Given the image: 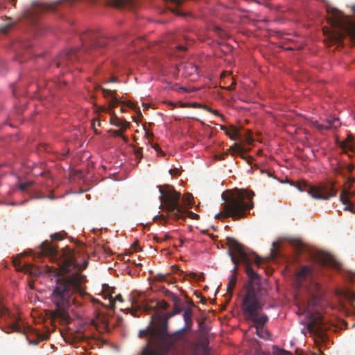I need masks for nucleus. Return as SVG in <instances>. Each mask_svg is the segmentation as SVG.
Instances as JSON below:
<instances>
[{
	"label": "nucleus",
	"instance_id": "25",
	"mask_svg": "<svg viewBox=\"0 0 355 355\" xmlns=\"http://www.w3.org/2000/svg\"><path fill=\"white\" fill-rule=\"evenodd\" d=\"M225 134L233 140H239L240 139L239 130L235 126L229 127L228 130L226 131Z\"/></svg>",
	"mask_w": 355,
	"mask_h": 355
},
{
	"label": "nucleus",
	"instance_id": "42",
	"mask_svg": "<svg viewBox=\"0 0 355 355\" xmlns=\"http://www.w3.org/2000/svg\"><path fill=\"white\" fill-rule=\"evenodd\" d=\"M125 1L126 0H113V3L116 7H121L125 3Z\"/></svg>",
	"mask_w": 355,
	"mask_h": 355
},
{
	"label": "nucleus",
	"instance_id": "55",
	"mask_svg": "<svg viewBox=\"0 0 355 355\" xmlns=\"http://www.w3.org/2000/svg\"><path fill=\"white\" fill-rule=\"evenodd\" d=\"M154 240H155L157 243H161L163 241L162 239L160 237H158L157 236H154Z\"/></svg>",
	"mask_w": 355,
	"mask_h": 355
},
{
	"label": "nucleus",
	"instance_id": "17",
	"mask_svg": "<svg viewBox=\"0 0 355 355\" xmlns=\"http://www.w3.org/2000/svg\"><path fill=\"white\" fill-rule=\"evenodd\" d=\"M354 193L353 192H351L347 189H344L340 196V200L341 202L344 205H346L347 206L344 208V210H349L352 211V209H351L352 206V202L351 201V198L354 196Z\"/></svg>",
	"mask_w": 355,
	"mask_h": 355
},
{
	"label": "nucleus",
	"instance_id": "58",
	"mask_svg": "<svg viewBox=\"0 0 355 355\" xmlns=\"http://www.w3.org/2000/svg\"><path fill=\"white\" fill-rule=\"evenodd\" d=\"M76 339H78V341H81L85 339V336L83 335L80 336H78Z\"/></svg>",
	"mask_w": 355,
	"mask_h": 355
},
{
	"label": "nucleus",
	"instance_id": "50",
	"mask_svg": "<svg viewBox=\"0 0 355 355\" xmlns=\"http://www.w3.org/2000/svg\"><path fill=\"white\" fill-rule=\"evenodd\" d=\"M51 238L53 239H56V240H62V237L60 236V234H52L51 235Z\"/></svg>",
	"mask_w": 355,
	"mask_h": 355
},
{
	"label": "nucleus",
	"instance_id": "62",
	"mask_svg": "<svg viewBox=\"0 0 355 355\" xmlns=\"http://www.w3.org/2000/svg\"><path fill=\"white\" fill-rule=\"evenodd\" d=\"M146 135L147 137H152L153 136V133L147 131L146 132Z\"/></svg>",
	"mask_w": 355,
	"mask_h": 355
},
{
	"label": "nucleus",
	"instance_id": "44",
	"mask_svg": "<svg viewBox=\"0 0 355 355\" xmlns=\"http://www.w3.org/2000/svg\"><path fill=\"white\" fill-rule=\"evenodd\" d=\"M344 166L345 175L346 174V173H351L354 170L353 165H346V166Z\"/></svg>",
	"mask_w": 355,
	"mask_h": 355
},
{
	"label": "nucleus",
	"instance_id": "24",
	"mask_svg": "<svg viewBox=\"0 0 355 355\" xmlns=\"http://www.w3.org/2000/svg\"><path fill=\"white\" fill-rule=\"evenodd\" d=\"M91 325L98 328L99 324H103L105 327L107 326V321L104 315H101L100 313H97L95 318L91 319L89 321Z\"/></svg>",
	"mask_w": 355,
	"mask_h": 355
},
{
	"label": "nucleus",
	"instance_id": "54",
	"mask_svg": "<svg viewBox=\"0 0 355 355\" xmlns=\"http://www.w3.org/2000/svg\"><path fill=\"white\" fill-rule=\"evenodd\" d=\"M189 67H191V69L193 70V72H198V67L196 66H193L191 64H189Z\"/></svg>",
	"mask_w": 355,
	"mask_h": 355
},
{
	"label": "nucleus",
	"instance_id": "8",
	"mask_svg": "<svg viewBox=\"0 0 355 355\" xmlns=\"http://www.w3.org/2000/svg\"><path fill=\"white\" fill-rule=\"evenodd\" d=\"M40 255L50 256L53 261L58 263L59 269L62 273L69 272L72 269L78 268L84 270L88 265V261H85L82 266H79L76 261L74 252L69 248H65L59 253L56 248L48 241H45L40 245Z\"/></svg>",
	"mask_w": 355,
	"mask_h": 355
},
{
	"label": "nucleus",
	"instance_id": "16",
	"mask_svg": "<svg viewBox=\"0 0 355 355\" xmlns=\"http://www.w3.org/2000/svg\"><path fill=\"white\" fill-rule=\"evenodd\" d=\"M318 261L324 266H329L336 267L337 264V261L335 259L329 254L321 252L318 254Z\"/></svg>",
	"mask_w": 355,
	"mask_h": 355
},
{
	"label": "nucleus",
	"instance_id": "9",
	"mask_svg": "<svg viewBox=\"0 0 355 355\" xmlns=\"http://www.w3.org/2000/svg\"><path fill=\"white\" fill-rule=\"evenodd\" d=\"M309 321L307 324V329L314 337L315 343L320 345L327 340V331L331 327L329 323L319 313H310Z\"/></svg>",
	"mask_w": 355,
	"mask_h": 355
},
{
	"label": "nucleus",
	"instance_id": "14",
	"mask_svg": "<svg viewBox=\"0 0 355 355\" xmlns=\"http://www.w3.org/2000/svg\"><path fill=\"white\" fill-rule=\"evenodd\" d=\"M209 339L207 336L201 335L198 337L196 343H193V350L194 355H207L208 349Z\"/></svg>",
	"mask_w": 355,
	"mask_h": 355
},
{
	"label": "nucleus",
	"instance_id": "22",
	"mask_svg": "<svg viewBox=\"0 0 355 355\" xmlns=\"http://www.w3.org/2000/svg\"><path fill=\"white\" fill-rule=\"evenodd\" d=\"M112 116L110 118V123L116 127H121L122 130H126L129 128L130 123L125 120H121L119 119L114 114V112L112 113Z\"/></svg>",
	"mask_w": 355,
	"mask_h": 355
},
{
	"label": "nucleus",
	"instance_id": "61",
	"mask_svg": "<svg viewBox=\"0 0 355 355\" xmlns=\"http://www.w3.org/2000/svg\"><path fill=\"white\" fill-rule=\"evenodd\" d=\"M153 148L157 152L160 150V148H159V146L157 144L154 145Z\"/></svg>",
	"mask_w": 355,
	"mask_h": 355
},
{
	"label": "nucleus",
	"instance_id": "6",
	"mask_svg": "<svg viewBox=\"0 0 355 355\" xmlns=\"http://www.w3.org/2000/svg\"><path fill=\"white\" fill-rule=\"evenodd\" d=\"M229 254L234 264L233 272H237L238 266L242 263L245 266V270L250 284L259 279V275L252 268L251 263L254 261L257 266L263 262V258L259 257L256 253L248 254L243 249V246L233 238L227 239Z\"/></svg>",
	"mask_w": 355,
	"mask_h": 355
},
{
	"label": "nucleus",
	"instance_id": "11",
	"mask_svg": "<svg viewBox=\"0 0 355 355\" xmlns=\"http://www.w3.org/2000/svg\"><path fill=\"white\" fill-rule=\"evenodd\" d=\"M0 316L8 317L12 320H14V322L10 324L8 328L10 329L13 332H17L25 334L26 339L28 340H30L29 337L27 335V329L22 328L21 327V325L17 322L16 316L13 313H12L6 306H4L2 304H0Z\"/></svg>",
	"mask_w": 355,
	"mask_h": 355
},
{
	"label": "nucleus",
	"instance_id": "12",
	"mask_svg": "<svg viewBox=\"0 0 355 355\" xmlns=\"http://www.w3.org/2000/svg\"><path fill=\"white\" fill-rule=\"evenodd\" d=\"M192 310L191 309H187L183 314L184 320L185 325L182 329L176 331L171 337L175 340H182L185 336V334L191 331L193 321H192Z\"/></svg>",
	"mask_w": 355,
	"mask_h": 355
},
{
	"label": "nucleus",
	"instance_id": "20",
	"mask_svg": "<svg viewBox=\"0 0 355 355\" xmlns=\"http://www.w3.org/2000/svg\"><path fill=\"white\" fill-rule=\"evenodd\" d=\"M19 270L24 272L25 273L29 274L31 276H38L43 272V270L40 267L31 263H25L23 266V268Z\"/></svg>",
	"mask_w": 355,
	"mask_h": 355
},
{
	"label": "nucleus",
	"instance_id": "51",
	"mask_svg": "<svg viewBox=\"0 0 355 355\" xmlns=\"http://www.w3.org/2000/svg\"><path fill=\"white\" fill-rule=\"evenodd\" d=\"M157 279L159 281H166V275H158V277H157Z\"/></svg>",
	"mask_w": 355,
	"mask_h": 355
},
{
	"label": "nucleus",
	"instance_id": "43",
	"mask_svg": "<svg viewBox=\"0 0 355 355\" xmlns=\"http://www.w3.org/2000/svg\"><path fill=\"white\" fill-rule=\"evenodd\" d=\"M38 337H39V340H37V341L30 340L31 343L34 344V345H37L40 341L47 339L48 338V335H45V336L38 335Z\"/></svg>",
	"mask_w": 355,
	"mask_h": 355
},
{
	"label": "nucleus",
	"instance_id": "15",
	"mask_svg": "<svg viewBox=\"0 0 355 355\" xmlns=\"http://www.w3.org/2000/svg\"><path fill=\"white\" fill-rule=\"evenodd\" d=\"M313 125L319 130H329L338 127L340 125V122L338 118H333L327 119V121L323 124H320L315 121L314 122Z\"/></svg>",
	"mask_w": 355,
	"mask_h": 355
},
{
	"label": "nucleus",
	"instance_id": "47",
	"mask_svg": "<svg viewBox=\"0 0 355 355\" xmlns=\"http://www.w3.org/2000/svg\"><path fill=\"white\" fill-rule=\"evenodd\" d=\"M205 109H206L207 111H209V112H210L213 113L214 114H215V115H216V116H220V113H219V112H218V110H212L211 108L207 107V106H205Z\"/></svg>",
	"mask_w": 355,
	"mask_h": 355
},
{
	"label": "nucleus",
	"instance_id": "59",
	"mask_svg": "<svg viewBox=\"0 0 355 355\" xmlns=\"http://www.w3.org/2000/svg\"><path fill=\"white\" fill-rule=\"evenodd\" d=\"M162 241H166L167 239H171V236L168 235V234H166L164 235V238H162Z\"/></svg>",
	"mask_w": 355,
	"mask_h": 355
},
{
	"label": "nucleus",
	"instance_id": "27",
	"mask_svg": "<svg viewBox=\"0 0 355 355\" xmlns=\"http://www.w3.org/2000/svg\"><path fill=\"white\" fill-rule=\"evenodd\" d=\"M182 202L183 204L182 205L186 209L191 207L193 205V196L191 194L184 196L182 197Z\"/></svg>",
	"mask_w": 355,
	"mask_h": 355
},
{
	"label": "nucleus",
	"instance_id": "33",
	"mask_svg": "<svg viewBox=\"0 0 355 355\" xmlns=\"http://www.w3.org/2000/svg\"><path fill=\"white\" fill-rule=\"evenodd\" d=\"M342 295L352 302L355 301V293H352L349 291H345L343 292Z\"/></svg>",
	"mask_w": 355,
	"mask_h": 355
},
{
	"label": "nucleus",
	"instance_id": "4",
	"mask_svg": "<svg viewBox=\"0 0 355 355\" xmlns=\"http://www.w3.org/2000/svg\"><path fill=\"white\" fill-rule=\"evenodd\" d=\"M327 12L331 15L329 21L332 27L331 30L323 28L327 40L332 44L340 45L344 37L349 36L355 44V22L336 8L327 7Z\"/></svg>",
	"mask_w": 355,
	"mask_h": 355
},
{
	"label": "nucleus",
	"instance_id": "38",
	"mask_svg": "<svg viewBox=\"0 0 355 355\" xmlns=\"http://www.w3.org/2000/svg\"><path fill=\"white\" fill-rule=\"evenodd\" d=\"M12 263H13V265L15 266V267L16 268V269L17 270L21 271L19 269H22L23 268V266L20 267L21 261H20V259L19 258H18V257L15 258L13 259V261H12Z\"/></svg>",
	"mask_w": 355,
	"mask_h": 355
},
{
	"label": "nucleus",
	"instance_id": "30",
	"mask_svg": "<svg viewBox=\"0 0 355 355\" xmlns=\"http://www.w3.org/2000/svg\"><path fill=\"white\" fill-rule=\"evenodd\" d=\"M102 92L105 98L116 96L117 94L116 90H111L103 88Z\"/></svg>",
	"mask_w": 355,
	"mask_h": 355
},
{
	"label": "nucleus",
	"instance_id": "48",
	"mask_svg": "<svg viewBox=\"0 0 355 355\" xmlns=\"http://www.w3.org/2000/svg\"><path fill=\"white\" fill-rule=\"evenodd\" d=\"M175 48H176V49H177L178 51H186V49H187V47H186L185 46H184V45H181V44H180V45H177V46H175Z\"/></svg>",
	"mask_w": 355,
	"mask_h": 355
},
{
	"label": "nucleus",
	"instance_id": "7",
	"mask_svg": "<svg viewBox=\"0 0 355 355\" xmlns=\"http://www.w3.org/2000/svg\"><path fill=\"white\" fill-rule=\"evenodd\" d=\"M161 194L160 202L163 205V209L166 210L168 216L173 220H184L189 217L191 219H198V215L194 212L188 211L187 209L180 205V200L181 193L168 184L158 186Z\"/></svg>",
	"mask_w": 355,
	"mask_h": 355
},
{
	"label": "nucleus",
	"instance_id": "57",
	"mask_svg": "<svg viewBox=\"0 0 355 355\" xmlns=\"http://www.w3.org/2000/svg\"><path fill=\"white\" fill-rule=\"evenodd\" d=\"M228 128H229V127H226V126H225V125H220V129H221L222 130H223L225 132H226V131H227V130H228Z\"/></svg>",
	"mask_w": 355,
	"mask_h": 355
},
{
	"label": "nucleus",
	"instance_id": "37",
	"mask_svg": "<svg viewBox=\"0 0 355 355\" xmlns=\"http://www.w3.org/2000/svg\"><path fill=\"white\" fill-rule=\"evenodd\" d=\"M125 130H122V128H120L119 130H110V132L112 133L114 137H121Z\"/></svg>",
	"mask_w": 355,
	"mask_h": 355
},
{
	"label": "nucleus",
	"instance_id": "5",
	"mask_svg": "<svg viewBox=\"0 0 355 355\" xmlns=\"http://www.w3.org/2000/svg\"><path fill=\"white\" fill-rule=\"evenodd\" d=\"M263 304L259 300L255 289L252 286L246 288L242 300V311L245 317L254 323L256 334L261 338L268 339L269 332L263 328L268 318L266 314H259L263 309Z\"/></svg>",
	"mask_w": 355,
	"mask_h": 355
},
{
	"label": "nucleus",
	"instance_id": "41",
	"mask_svg": "<svg viewBox=\"0 0 355 355\" xmlns=\"http://www.w3.org/2000/svg\"><path fill=\"white\" fill-rule=\"evenodd\" d=\"M276 355H291V354L284 349H279L275 352Z\"/></svg>",
	"mask_w": 355,
	"mask_h": 355
},
{
	"label": "nucleus",
	"instance_id": "31",
	"mask_svg": "<svg viewBox=\"0 0 355 355\" xmlns=\"http://www.w3.org/2000/svg\"><path fill=\"white\" fill-rule=\"evenodd\" d=\"M279 243L278 242H273L272 243V247L273 248L270 250L271 256L273 258H275L279 255V252L277 249L279 248Z\"/></svg>",
	"mask_w": 355,
	"mask_h": 355
},
{
	"label": "nucleus",
	"instance_id": "21",
	"mask_svg": "<svg viewBox=\"0 0 355 355\" xmlns=\"http://www.w3.org/2000/svg\"><path fill=\"white\" fill-rule=\"evenodd\" d=\"M354 137L352 135H348L347 137L343 141H339L338 145L343 149L344 153L347 151H354V146H353Z\"/></svg>",
	"mask_w": 355,
	"mask_h": 355
},
{
	"label": "nucleus",
	"instance_id": "26",
	"mask_svg": "<svg viewBox=\"0 0 355 355\" xmlns=\"http://www.w3.org/2000/svg\"><path fill=\"white\" fill-rule=\"evenodd\" d=\"M236 273H234L230 276L227 286V291L228 293H230V296L232 295L233 289L234 288L236 284Z\"/></svg>",
	"mask_w": 355,
	"mask_h": 355
},
{
	"label": "nucleus",
	"instance_id": "63",
	"mask_svg": "<svg viewBox=\"0 0 355 355\" xmlns=\"http://www.w3.org/2000/svg\"><path fill=\"white\" fill-rule=\"evenodd\" d=\"M191 278L195 279L196 277V274L194 272H191L189 274Z\"/></svg>",
	"mask_w": 355,
	"mask_h": 355
},
{
	"label": "nucleus",
	"instance_id": "2",
	"mask_svg": "<svg viewBox=\"0 0 355 355\" xmlns=\"http://www.w3.org/2000/svg\"><path fill=\"white\" fill-rule=\"evenodd\" d=\"M254 193L247 189L226 190L222 194L223 211L216 215L217 219L232 218L238 220L244 218L253 208Z\"/></svg>",
	"mask_w": 355,
	"mask_h": 355
},
{
	"label": "nucleus",
	"instance_id": "19",
	"mask_svg": "<svg viewBox=\"0 0 355 355\" xmlns=\"http://www.w3.org/2000/svg\"><path fill=\"white\" fill-rule=\"evenodd\" d=\"M110 288L107 285H103V292L105 295H107L109 297V301H110V306L112 308L114 307L115 305V301H119L122 302L123 301V297L121 294H118L116 295L115 298L113 299L112 297V294L113 293V291H110Z\"/></svg>",
	"mask_w": 355,
	"mask_h": 355
},
{
	"label": "nucleus",
	"instance_id": "23",
	"mask_svg": "<svg viewBox=\"0 0 355 355\" xmlns=\"http://www.w3.org/2000/svg\"><path fill=\"white\" fill-rule=\"evenodd\" d=\"M130 301L131 303V308H126L124 311L126 313H130L134 317H139L137 315V311L141 307V305L139 304L137 300L135 297H130Z\"/></svg>",
	"mask_w": 355,
	"mask_h": 355
},
{
	"label": "nucleus",
	"instance_id": "29",
	"mask_svg": "<svg viewBox=\"0 0 355 355\" xmlns=\"http://www.w3.org/2000/svg\"><path fill=\"white\" fill-rule=\"evenodd\" d=\"M34 182L33 181H27L24 183H21L19 185V189L24 192H28V189L31 187L32 185H33Z\"/></svg>",
	"mask_w": 355,
	"mask_h": 355
},
{
	"label": "nucleus",
	"instance_id": "46",
	"mask_svg": "<svg viewBox=\"0 0 355 355\" xmlns=\"http://www.w3.org/2000/svg\"><path fill=\"white\" fill-rule=\"evenodd\" d=\"M181 311H182V308L178 304H175L174 310L173 312L175 313V315H176V314L180 313Z\"/></svg>",
	"mask_w": 355,
	"mask_h": 355
},
{
	"label": "nucleus",
	"instance_id": "13",
	"mask_svg": "<svg viewBox=\"0 0 355 355\" xmlns=\"http://www.w3.org/2000/svg\"><path fill=\"white\" fill-rule=\"evenodd\" d=\"M315 276V272L311 266H304L296 273L295 279L298 286H302L305 282L313 283Z\"/></svg>",
	"mask_w": 355,
	"mask_h": 355
},
{
	"label": "nucleus",
	"instance_id": "56",
	"mask_svg": "<svg viewBox=\"0 0 355 355\" xmlns=\"http://www.w3.org/2000/svg\"><path fill=\"white\" fill-rule=\"evenodd\" d=\"M228 128H229V127H226V126H225V125H220V129H221L222 130H223L225 132H226V131H227V130H228Z\"/></svg>",
	"mask_w": 355,
	"mask_h": 355
},
{
	"label": "nucleus",
	"instance_id": "36",
	"mask_svg": "<svg viewBox=\"0 0 355 355\" xmlns=\"http://www.w3.org/2000/svg\"><path fill=\"white\" fill-rule=\"evenodd\" d=\"M13 25H14L13 22H12V21L8 22L7 24H6L5 26H3L0 28V32L3 33H6L8 31V30L10 27H12Z\"/></svg>",
	"mask_w": 355,
	"mask_h": 355
},
{
	"label": "nucleus",
	"instance_id": "35",
	"mask_svg": "<svg viewBox=\"0 0 355 355\" xmlns=\"http://www.w3.org/2000/svg\"><path fill=\"white\" fill-rule=\"evenodd\" d=\"M159 220L160 223H162L163 225H166L167 223V222H168L167 216H164L163 214L155 216L154 220Z\"/></svg>",
	"mask_w": 355,
	"mask_h": 355
},
{
	"label": "nucleus",
	"instance_id": "49",
	"mask_svg": "<svg viewBox=\"0 0 355 355\" xmlns=\"http://www.w3.org/2000/svg\"><path fill=\"white\" fill-rule=\"evenodd\" d=\"M92 126L93 128V129L94 130V132L96 135L98 134V130H96V126H97V124H96V119H94L93 121H92Z\"/></svg>",
	"mask_w": 355,
	"mask_h": 355
},
{
	"label": "nucleus",
	"instance_id": "34",
	"mask_svg": "<svg viewBox=\"0 0 355 355\" xmlns=\"http://www.w3.org/2000/svg\"><path fill=\"white\" fill-rule=\"evenodd\" d=\"M119 101L116 96L111 97V100L109 102L110 109H113L119 104Z\"/></svg>",
	"mask_w": 355,
	"mask_h": 355
},
{
	"label": "nucleus",
	"instance_id": "45",
	"mask_svg": "<svg viewBox=\"0 0 355 355\" xmlns=\"http://www.w3.org/2000/svg\"><path fill=\"white\" fill-rule=\"evenodd\" d=\"M169 173L172 175H180L179 169L177 168H171L169 171Z\"/></svg>",
	"mask_w": 355,
	"mask_h": 355
},
{
	"label": "nucleus",
	"instance_id": "3",
	"mask_svg": "<svg viewBox=\"0 0 355 355\" xmlns=\"http://www.w3.org/2000/svg\"><path fill=\"white\" fill-rule=\"evenodd\" d=\"M82 48H75L62 52L56 58L58 67H69L76 61L80 60V56L91 51H102L107 46V40L100 33L87 31L80 36Z\"/></svg>",
	"mask_w": 355,
	"mask_h": 355
},
{
	"label": "nucleus",
	"instance_id": "53",
	"mask_svg": "<svg viewBox=\"0 0 355 355\" xmlns=\"http://www.w3.org/2000/svg\"><path fill=\"white\" fill-rule=\"evenodd\" d=\"M127 105L130 108H131V109H135L136 108V106H135V103L131 102V101L128 102Z\"/></svg>",
	"mask_w": 355,
	"mask_h": 355
},
{
	"label": "nucleus",
	"instance_id": "18",
	"mask_svg": "<svg viewBox=\"0 0 355 355\" xmlns=\"http://www.w3.org/2000/svg\"><path fill=\"white\" fill-rule=\"evenodd\" d=\"M32 6L33 8L27 12L28 17L37 15L40 11L49 10L52 8V6L46 5L38 1H34Z\"/></svg>",
	"mask_w": 355,
	"mask_h": 355
},
{
	"label": "nucleus",
	"instance_id": "64",
	"mask_svg": "<svg viewBox=\"0 0 355 355\" xmlns=\"http://www.w3.org/2000/svg\"><path fill=\"white\" fill-rule=\"evenodd\" d=\"M234 85H235V83H234V82H233V83H232V84L230 86H229V87H227V89L228 90H232V89H233V86H234Z\"/></svg>",
	"mask_w": 355,
	"mask_h": 355
},
{
	"label": "nucleus",
	"instance_id": "28",
	"mask_svg": "<svg viewBox=\"0 0 355 355\" xmlns=\"http://www.w3.org/2000/svg\"><path fill=\"white\" fill-rule=\"evenodd\" d=\"M230 149L232 150V152L234 153H236V154L240 155L243 159L245 158V157L243 155V149L240 145H239L237 144H234L231 146Z\"/></svg>",
	"mask_w": 355,
	"mask_h": 355
},
{
	"label": "nucleus",
	"instance_id": "10",
	"mask_svg": "<svg viewBox=\"0 0 355 355\" xmlns=\"http://www.w3.org/2000/svg\"><path fill=\"white\" fill-rule=\"evenodd\" d=\"M304 187L306 189H304L299 185L298 189L300 191H306L313 198L316 200H327L337 193L334 183L320 184L314 186L305 184Z\"/></svg>",
	"mask_w": 355,
	"mask_h": 355
},
{
	"label": "nucleus",
	"instance_id": "1",
	"mask_svg": "<svg viewBox=\"0 0 355 355\" xmlns=\"http://www.w3.org/2000/svg\"><path fill=\"white\" fill-rule=\"evenodd\" d=\"M83 278V275L75 272L68 276L60 275L56 279L51 294V300L55 305L52 317L59 319L63 324H67L71 321L69 307L72 304H81L77 299L78 296L84 297L87 295L82 286Z\"/></svg>",
	"mask_w": 355,
	"mask_h": 355
},
{
	"label": "nucleus",
	"instance_id": "32",
	"mask_svg": "<svg viewBox=\"0 0 355 355\" xmlns=\"http://www.w3.org/2000/svg\"><path fill=\"white\" fill-rule=\"evenodd\" d=\"M334 173L337 175L345 176L344 166L343 165H338L333 168Z\"/></svg>",
	"mask_w": 355,
	"mask_h": 355
},
{
	"label": "nucleus",
	"instance_id": "39",
	"mask_svg": "<svg viewBox=\"0 0 355 355\" xmlns=\"http://www.w3.org/2000/svg\"><path fill=\"white\" fill-rule=\"evenodd\" d=\"M158 306L163 310H166L168 308L169 304L164 300L158 302Z\"/></svg>",
	"mask_w": 355,
	"mask_h": 355
},
{
	"label": "nucleus",
	"instance_id": "40",
	"mask_svg": "<svg viewBox=\"0 0 355 355\" xmlns=\"http://www.w3.org/2000/svg\"><path fill=\"white\" fill-rule=\"evenodd\" d=\"M135 154L136 156V158L140 161L142 158V148H138L135 149Z\"/></svg>",
	"mask_w": 355,
	"mask_h": 355
},
{
	"label": "nucleus",
	"instance_id": "52",
	"mask_svg": "<svg viewBox=\"0 0 355 355\" xmlns=\"http://www.w3.org/2000/svg\"><path fill=\"white\" fill-rule=\"evenodd\" d=\"M172 268H173V272H180L181 274H183L184 272L182 270H180L178 266H172Z\"/></svg>",
	"mask_w": 355,
	"mask_h": 355
},
{
	"label": "nucleus",
	"instance_id": "60",
	"mask_svg": "<svg viewBox=\"0 0 355 355\" xmlns=\"http://www.w3.org/2000/svg\"><path fill=\"white\" fill-rule=\"evenodd\" d=\"M120 137H121L123 139V140L127 143L128 141V137H126L125 136H124L123 134H122V136H121Z\"/></svg>",
	"mask_w": 355,
	"mask_h": 355
}]
</instances>
